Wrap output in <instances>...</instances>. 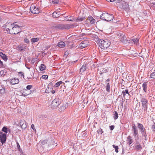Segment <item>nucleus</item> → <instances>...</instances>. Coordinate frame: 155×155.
<instances>
[{
	"label": "nucleus",
	"instance_id": "15",
	"mask_svg": "<svg viewBox=\"0 0 155 155\" xmlns=\"http://www.w3.org/2000/svg\"><path fill=\"white\" fill-rule=\"evenodd\" d=\"M19 82V80L17 78H15L12 79L10 80V83L12 84H18Z\"/></svg>",
	"mask_w": 155,
	"mask_h": 155
},
{
	"label": "nucleus",
	"instance_id": "58",
	"mask_svg": "<svg viewBox=\"0 0 155 155\" xmlns=\"http://www.w3.org/2000/svg\"><path fill=\"white\" fill-rule=\"evenodd\" d=\"M82 36H85L86 35H87V34H86L85 33H82Z\"/></svg>",
	"mask_w": 155,
	"mask_h": 155
},
{
	"label": "nucleus",
	"instance_id": "53",
	"mask_svg": "<svg viewBox=\"0 0 155 155\" xmlns=\"http://www.w3.org/2000/svg\"><path fill=\"white\" fill-rule=\"evenodd\" d=\"M26 67L28 69H29L30 68L28 66H27V64H25Z\"/></svg>",
	"mask_w": 155,
	"mask_h": 155
},
{
	"label": "nucleus",
	"instance_id": "52",
	"mask_svg": "<svg viewBox=\"0 0 155 155\" xmlns=\"http://www.w3.org/2000/svg\"><path fill=\"white\" fill-rule=\"evenodd\" d=\"M3 65V63L0 60V66H2Z\"/></svg>",
	"mask_w": 155,
	"mask_h": 155
},
{
	"label": "nucleus",
	"instance_id": "41",
	"mask_svg": "<svg viewBox=\"0 0 155 155\" xmlns=\"http://www.w3.org/2000/svg\"><path fill=\"white\" fill-rule=\"evenodd\" d=\"M47 141L46 140H41V143L42 144H43V145L46 144L47 143Z\"/></svg>",
	"mask_w": 155,
	"mask_h": 155
},
{
	"label": "nucleus",
	"instance_id": "9",
	"mask_svg": "<svg viewBox=\"0 0 155 155\" xmlns=\"http://www.w3.org/2000/svg\"><path fill=\"white\" fill-rule=\"evenodd\" d=\"M118 7L120 8L125 9L129 7V5L127 3L124 1H121L118 5Z\"/></svg>",
	"mask_w": 155,
	"mask_h": 155
},
{
	"label": "nucleus",
	"instance_id": "60",
	"mask_svg": "<svg viewBox=\"0 0 155 155\" xmlns=\"http://www.w3.org/2000/svg\"><path fill=\"white\" fill-rule=\"evenodd\" d=\"M17 146L18 148L19 147H20V145L18 143H17Z\"/></svg>",
	"mask_w": 155,
	"mask_h": 155
},
{
	"label": "nucleus",
	"instance_id": "12",
	"mask_svg": "<svg viewBox=\"0 0 155 155\" xmlns=\"http://www.w3.org/2000/svg\"><path fill=\"white\" fill-rule=\"evenodd\" d=\"M6 134L2 133H0V141L2 144L6 140Z\"/></svg>",
	"mask_w": 155,
	"mask_h": 155
},
{
	"label": "nucleus",
	"instance_id": "21",
	"mask_svg": "<svg viewBox=\"0 0 155 155\" xmlns=\"http://www.w3.org/2000/svg\"><path fill=\"white\" fill-rule=\"evenodd\" d=\"M0 56L5 61H6L8 59L7 56L2 52H0Z\"/></svg>",
	"mask_w": 155,
	"mask_h": 155
},
{
	"label": "nucleus",
	"instance_id": "6",
	"mask_svg": "<svg viewBox=\"0 0 155 155\" xmlns=\"http://www.w3.org/2000/svg\"><path fill=\"white\" fill-rule=\"evenodd\" d=\"M30 11L31 13L34 14H37L39 13V9L38 6L34 5H32L30 8Z\"/></svg>",
	"mask_w": 155,
	"mask_h": 155
},
{
	"label": "nucleus",
	"instance_id": "18",
	"mask_svg": "<svg viewBox=\"0 0 155 155\" xmlns=\"http://www.w3.org/2000/svg\"><path fill=\"white\" fill-rule=\"evenodd\" d=\"M142 87H143V90L145 92H146L147 88V82H144L143 84Z\"/></svg>",
	"mask_w": 155,
	"mask_h": 155
},
{
	"label": "nucleus",
	"instance_id": "35",
	"mask_svg": "<svg viewBox=\"0 0 155 155\" xmlns=\"http://www.w3.org/2000/svg\"><path fill=\"white\" fill-rule=\"evenodd\" d=\"M150 77L151 78L155 79V72L152 73L150 75Z\"/></svg>",
	"mask_w": 155,
	"mask_h": 155
},
{
	"label": "nucleus",
	"instance_id": "61",
	"mask_svg": "<svg viewBox=\"0 0 155 155\" xmlns=\"http://www.w3.org/2000/svg\"><path fill=\"white\" fill-rule=\"evenodd\" d=\"M115 0H110V2H112L115 1Z\"/></svg>",
	"mask_w": 155,
	"mask_h": 155
},
{
	"label": "nucleus",
	"instance_id": "31",
	"mask_svg": "<svg viewBox=\"0 0 155 155\" xmlns=\"http://www.w3.org/2000/svg\"><path fill=\"white\" fill-rule=\"evenodd\" d=\"M45 66L44 64H41L40 67V69L41 71H43L45 68Z\"/></svg>",
	"mask_w": 155,
	"mask_h": 155
},
{
	"label": "nucleus",
	"instance_id": "19",
	"mask_svg": "<svg viewBox=\"0 0 155 155\" xmlns=\"http://www.w3.org/2000/svg\"><path fill=\"white\" fill-rule=\"evenodd\" d=\"M87 64H85L83 65L80 69V72L82 74L84 71L87 69Z\"/></svg>",
	"mask_w": 155,
	"mask_h": 155
},
{
	"label": "nucleus",
	"instance_id": "40",
	"mask_svg": "<svg viewBox=\"0 0 155 155\" xmlns=\"http://www.w3.org/2000/svg\"><path fill=\"white\" fill-rule=\"evenodd\" d=\"M48 76L47 75H43L41 78L42 79L46 80L48 78Z\"/></svg>",
	"mask_w": 155,
	"mask_h": 155
},
{
	"label": "nucleus",
	"instance_id": "32",
	"mask_svg": "<svg viewBox=\"0 0 155 155\" xmlns=\"http://www.w3.org/2000/svg\"><path fill=\"white\" fill-rule=\"evenodd\" d=\"M106 89L107 91L109 92L110 91V85L109 83H107Z\"/></svg>",
	"mask_w": 155,
	"mask_h": 155
},
{
	"label": "nucleus",
	"instance_id": "39",
	"mask_svg": "<svg viewBox=\"0 0 155 155\" xmlns=\"http://www.w3.org/2000/svg\"><path fill=\"white\" fill-rule=\"evenodd\" d=\"M122 93H124L128 94L129 95H130V94H129L128 90L127 89L123 91H122Z\"/></svg>",
	"mask_w": 155,
	"mask_h": 155
},
{
	"label": "nucleus",
	"instance_id": "5",
	"mask_svg": "<svg viewBox=\"0 0 155 155\" xmlns=\"http://www.w3.org/2000/svg\"><path fill=\"white\" fill-rule=\"evenodd\" d=\"M140 101L144 111H146L147 109L148 100L146 98L142 97L141 98Z\"/></svg>",
	"mask_w": 155,
	"mask_h": 155
},
{
	"label": "nucleus",
	"instance_id": "28",
	"mask_svg": "<svg viewBox=\"0 0 155 155\" xmlns=\"http://www.w3.org/2000/svg\"><path fill=\"white\" fill-rule=\"evenodd\" d=\"M62 83L63 82L62 81L58 82L55 84L54 86L55 87H57Z\"/></svg>",
	"mask_w": 155,
	"mask_h": 155
},
{
	"label": "nucleus",
	"instance_id": "1",
	"mask_svg": "<svg viewBox=\"0 0 155 155\" xmlns=\"http://www.w3.org/2000/svg\"><path fill=\"white\" fill-rule=\"evenodd\" d=\"M99 45L102 49H105L108 48L110 45V42L107 40H98Z\"/></svg>",
	"mask_w": 155,
	"mask_h": 155
},
{
	"label": "nucleus",
	"instance_id": "27",
	"mask_svg": "<svg viewBox=\"0 0 155 155\" xmlns=\"http://www.w3.org/2000/svg\"><path fill=\"white\" fill-rule=\"evenodd\" d=\"M2 130L6 133H8V132H9V130L5 127H4L3 128Z\"/></svg>",
	"mask_w": 155,
	"mask_h": 155
},
{
	"label": "nucleus",
	"instance_id": "45",
	"mask_svg": "<svg viewBox=\"0 0 155 155\" xmlns=\"http://www.w3.org/2000/svg\"><path fill=\"white\" fill-rule=\"evenodd\" d=\"M95 22V20L94 19H93L90 21V23L91 24H94Z\"/></svg>",
	"mask_w": 155,
	"mask_h": 155
},
{
	"label": "nucleus",
	"instance_id": "48",
	"mask_svg": "<svg viewBox=\"0 0 155 155\" xmlns=\"http://www.w3.org/2000/svg\"><path fill=\"white\" fill-rule=\"evenodd\" d=\"M152 129L153 131H155V123L152 125Z\"/></svg>",
	"mask_w": 155,
	"mask_h": 155
},
{
	"label": "nucleus",
	"instance_id": "2",
	"mask_svg": "<svg viewBox=\"0 0 155 155\" xmlns=\"http://www.w3.org/2000/svg\"><path fill=\"white\" fill-rule=\"evenodd\" d=\"M100 18L103 20L109 21L113 20L114 16L113 15H110L108 13H104L100 16Z\"/></svg>",
	"mask_w": 155,
	"mask_h": 155
},
{
	"label": "nucleus",
	"instance_id": "17",
	"mask_svg": "<svg viewBox=\"0 0 155 155\" xmlns=\"http://www.w3.org/2000/svg\"><path fill=\"white\" fill-rule=\"evenodd\" d=\"M74 25L73 24H64V29H68L73 27Z\"/></svg>",
	"mask_w": 155,
	"mask_h": 155
},
{
	"label": "nucleus",
	"instance_id": "62",
	"mask_svg": "<svg viewBox=\"0 0 155 155\" xmlns=\"http://www.w3.org/2000/svg\"><path fill=\"white\" fill-rule=\"evenodd\" d=\"M68 54V52H66L65 53V54L64 55H67Z\"/></svg>",
	"mask_w": 155,
	"mask_h": 155
},
{
	"label": "nucleus",
	"instance_id": "23",
	"mask_svg": "<svg viewBox=\"0 0 155 155\" xmlns=\"http://www.w3.org/2000/svg\"><path fill=\"white\" fill-rule=\"evenodd\" d=\"M65 46V43L63 41L59 42L58 44V46L60 48H63Z\"/></svg>",
	"mask_w": 155,
	"mask_h": 155
},
{
	"label": "nucleus",
	"instance_id": "7",
	"mask_svg": "<svg viewBox=\"0 0 155 155\" xmlns=\"http://www.w3.org/2000/svg\"><path fill=\"white\" fill-rule=\"evenodd\" d=\"M60 103V100L58 98H56L52 101L51 106L52 108L53 109L56 108L59 105Z\"/></svg>",
	"mask_w": 155,
	"mask_h": 155
},
{
	"label": "nucleus",
	"instance_id": "49",
	"mask_svg": "<svg viewBox=\"0 0 155 155\" xmlns=\"http://www.w3.org/2000/svg\"><path fill=\"white\" fill-rule=\"evenodd\" d=\"M88 18L90 21L94 19L91 16H89L88 17Z\"/></svg>",
	"mask_w": 155,
	"mask_h": 155
},
{
	"label": "nucleus",
	"instance_id": "46",
	"mask_svg": "<svg viewBox=\"0 0 155 155\" xmlns=\"http://www.w3.org/2000/svg\"><path fill=\"white\" fill-rule=\"evenodd\" d=\"M24 41H25V43H28L29 42V41L28 39L27 38H25Z\"/></svg>",
	"mask_w": 155,
	"mask_h": 155
},
{
	"label": "nucleus",
	"instance_id": "10",
	"mask_svg": "<svg viewBox=\"0 0 155 155\" xmlns=\"http://www.w3.org/2000/svg\"><path fill=\"white\" fill-rule=\"evenodd\" d=\"M14 24L11 22H7L5 25L6 30L7 31H9V33L10 34V30L14 25Z\"/></svg>",
	"mask_w": 155,
	"mask_h": 155
},
{
	"label": "nucleus",
	"instance_id": "56",
	"mask_svg": "<svg viewBox=\"0 0 155 155\" xmlns=\"http://www.w3.org/2000/svg\"><path fill=\"white\" fill-rule=\"evenodd\" d=\"M51 93L52 94H54L55 93V91L54 90H53L51 91Z\"/></svg>",
	"mask_w": 155,
	"mask_h": 155
},
{
	"label": "nucleus",
	"instance_id": "59",
	"mask_svg": "<svg viewBox=\"0 0 155 155\" xmlns=\"http://www.w3.org/2000/svg\"><path fill=\"white\" fill-rule=\"evenodd\" d=\"M122 94H123L124 97H125L126 95V94L124 93H122Z\"/></svg>",
	"mask_w": 155,
	"mask_h": 155
},
{
	"label": "nucleus",
	"instance_id": "50",
	"mask_svg": "<svg viewBox=\"0 0 155 155\" xmlns=\"http://www.w3.org/2000/svg\"><path fill=\"white\" fill-rule=\"evenodd\" d=\"M31 127L32 129H33L34 130H36V129H35V128L34 125L33 124H32L31 125Z\"/></svg>",
	"mask_w": 155,
	"mask_h": 155
},
{
	"label": "nucleus",
	"instance_id": "13",
	"mask_svg": "<svg viewBox=\"0 0 155 155\" xmlns=\"http://www.w3.org/2000/svg\"><path fill=\"white\" fill-rule=\"evenodd\" d=\"M20 125L22 129H25L26 128V122L23 120H20Z\"/></svg>",
	"mask_w": 155,
	"mask_h": 155
},
{
	"label": "nucleus",
	"instance_id": "36",
	"mask_svg": "<svg viewBox=\"0 0 155 155\" xmlns=\"http://www.w3.org/2000/svg\"><path fill=\"white\" fill-rule=\"evenodd\" d=\"M66 109V107L64 106H62L60 108V111H62L64 110H65Z\"/></svg>",
	"mask_w": 155,
	"mask_h": 155
},
{
	"label": "nucleus",
	"instance_id": "8",
	"mask_svg": "<svg viewBox=\"0 0 155 155\" xmlns=\"http://www.w3.org/2000/svg\"><path fill=\"white\" fill-rule=\"evenodd\" d=\"M117 38L120 39V41L123 43H125L126 38L125 35L124 33L122 32H119L117 33Z\"/></svg>",
	"mask_w": 155,
	"mask_h": 155
},
{
	"label": "nucleus",
	"instance_id": "38",
	"mask_svg": "<svg viewBox=\"0 0 155 155\" xmlns=\"http://www.w3.org/2000/svg\"><path fill=\"white\" fill-rule=\"evenodd\" d=\"M97 132L98 134H101L103 133V131L101 129H100L97 130Z\"/></svg>",
	"mask_w": 155,
	"mask_h": 155
},
{
	"label": "nucleus",
	"instance_id": "16",
	"mask_svg": "<svg viewBox=\"0 0 155 155\" xmlns=\"http://www.w3.org/2000/svg\"><path fill=\"white\" fill-rule=\"evenodd\" d=\"M54 27L55 28L63 30L64 29V24H57L55 25Z\"/></svg>",
	"mask_w": 155,
	"mask_h": 155
},
{
	"label": "nucleus",
	"instance_id": "3",
	"mask_svg": "<svg viewBox=\"0 0 155 155\" xmlns=\"http://www.w3.org/2000/svg\"><path fill=\"white\" fill-rule=\"evenodd\" d=\"M21 26L17 25H14L12 29L10 30L11 34H17L21 32Z\"/></svg>",
	"mask_w": 155,
	"mask_h": 155
},
{
	"label": "nucleus",
	"instance_id": "44",
	"mask_svg": "<svg viewBox=\"0 0 155 155\" xmlns=\"http://www.w3.org/2000/svg\"><path fill=\"white\" fill-rule=\"evenodd\" d=\"M18 75L21 77H24V74L23 72H19Z\"/></svg>",
	"mask_w": 155,
	"mask_h": 155
},
{
	"label": "nucleus",
	"instance_id": "37",
	"mask_svg": "<svg viewBox=\"0 0 155 155\" xmlns=\"http://www.w3.org/2000/svg\"><path fill=\"white\" fill-rule=\"evenodd\" d=\"M75 18L74 17H72L71 16L69 18V19L67 20L68 21H72L73 20H75Z\"/></svg>",
	"mask_w": 155,
	"mask_h": 155
},
{
	"label": "nucleus",
	"instance_id": "47",
	"mask_svg": "<svg viewBox=\"0 0 155 155\" xmlns=\"http://www.w3.org/2000/svg\"><path fill=\"white\" fill-rule=\"evenodd\" d=\"M32 87V85H28L26 87V88L28 90H30Z\"/></svg>",
	"mask_w": 155,
	"mask_h": 155
},
{
	"label": "nucleus",
	"instance_id": "29",
	"mask_svg": "<svg viewBox=\"0 0 155 155\" xmlns=\"http://www.w3.org/2000/svg\"><path fill=\"white\" fill-rule=\"evenodd\" d=\"M84 19V18L78 17V18H77L76 19L75 18V21L76 22L81 21H82Z\"/></svg>",
	"mask_w": 155,
	"mask_h": 155
},
{
	"label": "nucleus",
	"instance_id": "43",
	"mask_svg": "<svg viewBox=\"0 0 155 155\" xmlns=\"http://www.w3.org/2000/svg\"><path fill=\"white\" fill-rule=\"evenodd\" d=\"M136 148L138 150H139L142 148L141 145H137L136 146Z\"/></svg>",
	"mask_w": 155,
	"mask_h": 155
},
{
	"label": "nucleus",
	"instance_id": "26",
	"mask_svg": "<svg viewBox=\"0 0 155 155\" xmlns=\"http://www.w3.org/2000/svg\"><path fill=\"white\" fill-rule=\"evenodd\" d=\"M59 15L58 13L54 12L52 14V16L54 18H56L59 17Z\"/></svg>",
	"mask_w": 155,
	"mask_h": 155
},
{
	"label": "nucleus",
	"instance_id": "57",
	"mask_svg": "<svg viewBox=\"0 0 155 155\" xmlns=\"http://www.w3.org/2000/svg\"><path fill=\"white\" fill-rule=\"evenodd\" d=\"M110 81V80L109 79H107V80H106V83H107V82L109 81Z\"/></svg>",
	"mask_w": 155,
	"mask_h": 155
},
{
	"label": "nucleus",
	"instance_id": "54",
	"mask_svg": "<svg viewBox=\"0 0 155 155\" xmlns=\"http://www.w3.org/2000/svg\"><path fill=\"white\" fill-rule=\"evenodd\" d=\"M4 71H1L0 72V74H1V76H2V74H3V73Z\"/></svg>",
	"mask_w": 155,
	"mask_h": 155
},
{
	"label": "nucleus",
	"instance_id": "11",
	"mask_svg": "<svg viewBox=\"0 0 155 155\" xmlns=\"http://www.w3.org/2000/svg\"><path fill=\"white\" fill-rule=\"evenodd\" d=\"M132 127L133 136L134 137H135L138 134V130L135 124H132Z\"/></svg>",
	"mask_w": 155,
	"mask_h": 155
},
{
	"label": "nucleus",
	"instance_id": "20",
	"mask_svg": "<svg viewBox=\"0 0 155 155\" xmlns=\"http://www.w3.org/2000/svg\"><path fill=\"white\" fill-rule=\"evenodd\" d=\"M5 89L4 86L1 84H0V93L3 94L5 92Z\"/></svg>",
	"mask_w": 155,
	"mask_h": 155
},
{
	"label": "nucleus",
	"instance_id": "24",
	"mask_svg": "<svg viewBox=\"0 0 155 155\" xmlns=\"http://www.w3.org/2000/svg\"><path fill=\"white\" fill-rule=\"evenodd\" d=\"M113 117L114 119L116 120L117 119L118 116V114L117 111H114L113 112Z\"/></svg>",
	"mask_w": 155,
	"mask_h": 155
},
{
	"label": "nucleus",
	"instance_id": "4",
	"mask_svg": "<svg viewBox=\"0 0 155 155\" xmlns=\"http://www.w3.org/2000/svg\"><path fill=\"white\" fill-rule=\"evenodd\" d=\"M137 124V127L141 132L142 135L146 138L147 136L146 129L142 124L140 123H138Z\"/></svg>",
	"mask_w": 155,
	"mask_h": 155
},
{
	"label": "nucleus",
	"instance_id": "30",
	"mask_svg": "<svg viewBox=\"0 0 155 155\" xmlns=\"http://www.w3.org/2000/svg\"><path fill=\"white\" fill-rule=\"evenodd\" d=\"M39 40L38 38H32L31 39V41L33 43H35L38 41Z\"/></svg>",
	"mask_w": 155,
	"mask_h": 155
},
{
	"label": "nucleus",
	"instance_id": "33",
	"mask_svg": "<svg viewBox=\"0 0 155 155\" xmlns=\"http://www.w3.org/2000/svg\"><path fill=\"white\" fill-rule=\"evenodd\" d=\"M131 41H133L135 44H137L139 42V39L137 38L132 39L130 40Z\"/></svg>",
	"mask_w": 155,
	"mask_h": 155
},
{
	"label": "nucleus",
	"instance_id": "25",
	"mask_svg": "<svg viewBox=\"0 0 155 155\" xmlns=\"http://www.w3.org/2000/svg\"><path fill=\"white\" fill-rule=\"evenodd\" d=\"M26 46H23L22 45H20L18 46V50H20V51H22L23 50H25L26 49Z\"/></svg>",
	"mask_w": 155,
	"mask_h": 155
},
{
	"label": "nucleus",
	"instance_id": "51",
	"mask_svg": "<svg viewBox=\"0 0 155 155\" xmlns=\"http://www.w3.org/2000/svg\"><path fill=\"white\" fill-rule=\"evenodd\" d=\"M114 127V126L111 125L110 126V128L111 130H113Z\"/></svg>",
	"mask_w": 155,
	"mask_h": 155
},
{
	"label": "nucleus",
	"instance_id": "34",
	"mask_svg": "<svg viewBox=\"0 0 155 155\" xmlns=\"http://www.w3.org/2000/svg\"><path fill=\"white\" fill-rule=\"evenodd\" d=\"M112 146L114 148L115 150V152L117 153L118 152V146H115L114 145H112Z\"/></svg>",
	"mask_w": 155,
	"mask_h": 155
},
{
	"label": "nucleus",
	"instance_id": "55",
	"mask_svg": "<svg viewBox=\"0 0 155 155\" xmlns=\"http://www.w3.org/2000/svg\"><path fill=\"white\" fill-rule=\"evenodd\" d=\"M53 85V83H52V82H50L49 84V85Z\"/></svg>",
	"mask_w": 155,
	"mask_h": 155
},
{
	"label": "nucleus",
	"instance_id": "22",
	"mask_svg": "<svg viewBox=\"0 0 155 155\" xmlns=\"http://www.w3.org/2000/svg\"><path fill=\"white\" fill-rule=\"evenodd\" d=\"M127 141L129 145H130L133 142L131 137L130 136H129L127 137Z\"/></svg>",
	"mask_w": 155,
	"mask_h": 155
},
{
	"label": "nucleus",
	"instance_id": "42",
	"mask_svg": "<svg viewBox=\"0 0 155 155\" xmlns=\"http://www.w3.org/2000/svg\"><path fill=\"white\" fill-rule=\"evenodd\" d=\"M52 2L54 4H57L59 2V0H53Z\"/></svg>",
	"mask_w": 155,
	"mask_h": 155
},
{
	"label": "nucleus",
	"instance_id": "14",
	"mask_svg": "<svg viewBox=\"0 0 155 155\" xmlns=\"http://www.w3.org/2000/svg\"><path fill=\"white\" fill-rule=\"evenodd\" d=\"M87 41H82L81 43L79 45V46L81 48H83L87 46L88 45L87 44Z\"/></svg>",
	"mask_w": 155,
	"mask_h": 155
}]
</instances>
